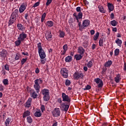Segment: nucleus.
<instances>
[{"label": "nucleus", "mask_w": 126, "mask_h": 126, "mask_svg": "<svg viewBox=\"0 0 126 126\" xmlns=\"http://www.w3.org/2000/svg\"><path fill=\"white\" fill-rule=\"evenodd\" d=\"M62 98H63V102H68V103L70 102V97L68 96V95H66L64 93H63L62 94Z\"/></svg>", "instance_id": "423d86ee"}, {"label": "nucleus", "mask_w": 126, "mask_h": 126, "mask_svg": "<svg viewBox=\"0 0 126 126\" xmlns=\"http://www.w3.org/2000/svg\"><path fill=\"white\" fill-rule=\"evenodd\" d=\"M21 42H22V41H21L20 39H18L15 42V44L16 46H19V45L21 44Z\"/></svg>", "instance_id": "2f4dec72"}, {"label": "nucleus", "mask_w": 126, "mask_h": 126, "mask_svg": "<svg viewBox=\"0 0 126 126\" xmlns=\"http://www.w3.org/2000/svg\"><path fill=\"white\" fill-rule=\"evenodd\" d=\"M52 114L53 117H60L61 116V110L60 108H55L52 111Z\"/></svg>", "instance_id": "0eeeda50"}, {"label": "nucleus", "mask_w": 126, "mask_h": 126, "mask_svg": "<svg viewBox=\"0 0 126 126\" xmlns=\"http://www.w3.org/2000/svg\"><path fill=\"white\" fill-rule=\"evenodd\" d=\"M90 24V21L88 20H85L83 21L81 26V29H84L85 27H87Z\"/></svg>", "instance_id": "9b49d317"}, {"label": "nucleus", "mask_w": 126, "mask_h": 126, "mask_svg": "<svg viewBox=\"0 0 126 126\" xmlns=\"http://www.w3.org/2000/svg\"><path fill=\"white\" fill-rule=\"evenodd\" d=\"M34 116L35 117H41V112L39 111H36L34 113Z\"/></svg>", "instance_id": "473e14b6"}, {"label": "nucleus", "mask_w": 126, "mask_h": 126, "mask_svg": "<svg viewBox=\"0 0 126 126\" xmlns=\"http://www.w3.org/2000/svg\"><path fill=\"white\" fill-rule=\"evenodd\" d=\"M95 48H96V44H93L92 45V50H94Z\"/></svg>", "instance_id": "052dcab7"}, {"label": "nucleus", "mask_w": 126, "mask_h": 126, "mask_svg": "<svg viewBox=\"0 0 126 126\" xmlns=\"http://www.w3.org/2000/svg\"><path fill=\"white\" fill-rule=\"evenodd\" d=\"M28 116H30V111L27 110L24 113L23 117V118H26V117H28Z\"/></svg>", "instance_id": "393cba45"}, {"label": "nucleus", "mask_w": 126, "mask_h": 126, "mask_svg": "<svg viewBox=\"0 0 126 126\" xmlns=\"http://www.w3.org/2000/svg\"><path fill=\"white\" fill-rule=\"evenodd\" d=\"M124 70H126V63H124Z\"/></svg>", "instance_id": "774afa93"}, {"label": "nucleus", "mask_w": 126, "mask_h": 126, "mask_svg": "<svg viewBox=\"0 0 126 126\" xmlns=\"http://www.w3.org/2000/svg\"><path fill=\"white\" fill-rule=\"evenodd\" d=\"M71 61H72V57L70 56H68L65 58V62H66V63H70Z\"/></svg>", "instance_id": "6ab92c4d"}, {"label": "nucleus", "mask_w": 126, "mask_h": 126, "mask_svg": "<svg viewBox=\"0 0 126 126\" xmlns=\"http://www.w3.org/2000/svg\"><path fill=\"white\" fill-rule=\"evenodd\" d=\"M46 25L48 27H52V26H54V22L51 21H48L46 23Z\"/></svg>", "instance_id": "412c9836"}, {"label": "nucleus", "mask_w": 126, "mask_h": 126, "mask_svg": "<svg viewBox=\"0 0 126 126\" xmlns=\"http://www.w3.org/2000/svg\"><path fill=\"white\" fill-rule=\"evenodd\" d=\"M39 5H40V2H37L33 5V7H37V6H39Z\"/></svg>", "instance_id": "a18cd8bd"}, {"label": "nucleus", "mask_w": 126, "mask_h": 126, "mask_svg": "<svg viewBox=\"0 0 126 126\" xmlns=\"http://www.w3.org/2000/svg\"><path fill=\"white\" fill-rule=\"evenodd\" d=\"M45 37L48 41L52 40V32L50 31H48L45 33Z\"/></svg>", "instance_id": "9d476101"}, {"label": "nucleus", "mask_w": 126, "mask_h": 126, "mask_svg": "<svg viewBox=\"0 0 126 126\" xmlns=\"http://www.w3.org/2000/svg\"><path fill=\"white\" fill-rule=\"evenodd\" d=\"M100 33L99 32H97L96 34L94 35V41H96V40L99 38V35Z\"/></svg>", "instance_id": "c85d7f7f"}, {"label": "nucleus", "mask_w": 126, "mask_h": 126, "mask_svg": "<svg viewBox=\"0 0 126 126\" xmlns=\"http://www.w3.org/2000/svg\"><path fill=\"white\" fill-rule=\"evenodd\" d=\"M60 38H63L64 37V32H60Z\"/></svg>", "instance_id": "ea45409f"}, {"label": "nucleus", "mask_w": 126, "mask_h": 126, "mask_svg": "<svg viewBox=\"0 0 126 126\" xmlns=\"http://www.w3.org/2000/svg\"><path fill=\"white\" fill-rule=\"evenodd\" d=\"M7 55V51L6 50L3 49L0 51V57L5 58Z\"/></svg>", "instance_id": "4468645a"}, {"label": "nucleus", "mask_w": 126, "mask_h": 126, "mask_svg": "<svg viewBox=\"0 0 126 126\" xmlns=\"http://www.w3.org/2000/svg\"><path fill=\"white\" fill-rule=\"evenodd\" d=\"M112 62L111 61H108L105 63L104 66H105V67H109V66L112 65Z\"/></svg>", "instance_id": "5701e85b"}, {"label": "nucleus", "mask_w": 126, "mask_h": 126, "mask_svg": "<svg viewBox=\"0 0 126 126\" xmlns=\"http://www.w3.org/2000/svg\"><path fill=\"white\" fill-rule=\"evenodd\" d=\"M115 56H119V54H120V49H116L115 51Z\"/></svg>", "instance_id": "f704fd0d"}, {"label": "nucleus", "mask_w": 126, "mask_h": 126, "mask_svg": "<svg viewBox=\"0 0 126 126\" xmlns=\"http://www.w3.org/2000/svg\"><path fill=\"white\" fill-rule=\"evenodd\" d=\"M42 94L44 95L43 99L44 101H49L50 100V94L47 89H44L41 91Z\"/></svg>", "instance_id": "20e7f679"}, {"label": "nucleus", "mask_w": 126, "mask_h": 126, "mask_svg": "<svg viewBox=\"0 0 126 126\" xmlns=\"http://www.w3.org/2000/svg\"><path fill=\"white\" fill-rule=\"evenodd\" d=\"M90 89H91V86L89 85H87L86 88L85 89H84V90H89Z\"/></svg>", "instance_id": "c03bdc74"}, {"label": "nucleus", "mask_w": 126, "mask_h": 126, "mask_svg": "<svg viewBox=\"0 0 126 126\" xmlns=\"http://www.w3.org/2000/svg\"><path fill=\"white\" fill-rule=\"evenodd\" d=\"M107 6L108 7L109 12H111V11H113V10H114V5H113V4L108 3Z\"/></svg>", "instance_id": "f3484780"}, {"label": "nucleus", "mask_w": 126, "mask_h": 126, "mask_svg": "<svg viewBox=\"0 0 126 126\" xmlns=\"http://www.w3.org/2000/svg\"><path fill=\"white\" fill-rule=\"evenodd\" d=\"M70 83H71V82L69 81V80H68V79L66 80L65 85L66 86H69L70 85Z\"/></svg>", "instance_id": "a19ab883"}, {"label": "nucleus", "mask_w": 126, "mask_h": 126, "mask_svg": "<svg viewBox=\"0 0 126 126\" xmlns=\"http://www.w3.org/2000/svg\"><path fill=\"white\" fill-rule=\"evenodd\" d=\"M121 77V75L120 74H118L117 75V76L115 78V81L117 83H119V82H120V81L121 80V78H120Z\"/></svg>", "instance_id": "4be33fe9"}, {"label": "nucleus", "mask_w": 126, "mask_h": 126, "mask_svg": "<svg viewBox=\"0 0 126 126\" xmlns=\"http://www.w3.org/2000/svg\"><path fill=\"white\" fill-rule=\"evenodd\" d=\"M81 8L80 7H77L76 8V11H77V12H81Z\"/></svg>", "instance_id": "864d4df0"}, {"label": "nucleus", "mask_w": 126, "mask_h": 126, "mask_svg": "<svg viewBox=\"0 0 126 126\" xmlns=\"http://www.w3.org/2000/svg\"><path fill=\"white\" fill-rule=\"evenodd\" d=\"M98 9H99L100 12H101V13H106V11L104 10L103 6L99 5L98 6Z\"/></svg>", "instance_id": "b1692460"}, {"label": "nucleus", "mask_w": 126, "mask_h": 126, "mask_svg": "<svg viewBox=\"0 0 126 126\" xmlns=\"http://www.w3.org/2000/svg\"><path fill=\"white\" fill-rule=\"evenodd\" d=\"M31 97L33 98V99H36L37 97L38 96V94H37V93H36V92L33 91L32 93H31Z\"/></svg>", "instance_id": "aec40b11"}, {"label": "nucleus", "mask_w": 126, "mask_h": 126, "mask_svg": "<svg viewBox=\"0 0 126 126\" xmlns=\"http://www.w3.org/2000/svg\"><path fill=\"white\" fill-rule=\"evenodd\" d=\"M78 53L80 54V55H82L83 54H84L85 53V50L83 49V48L80 47L78 49Z\"/></svg>", "instance_id": "a211bd4d"}, {"label": "nucleus", "mask_w": 126, "mask_h": 126, "mask_svg": "<svg viewBox=\"0 0 126 126\" xmlns=\"http://www.w3.org/2000/svg\"><path fill=\"white\" fill-rule=\"evenodd\" d=\"M40 72V70H39V68H36L35 69V73H39Z\"/></svg>", "instance_id": "0e129e2a"}, {"label": "nucleus", "mask_w": 126, "mask_h": 126, "mask_svg": "<svg viewBox=\"0 0 126 126\" xmlns=\"http://www.w3.org/2000/svg\"><path fill=\"white\" fill-rule=\"evenodd\" d=\"M3 83L4 85H8V80L4 79L3 80Z\"/></svg>", "instance_id": "e433bc0d"}, {"label": "nucleus", "mask_w": 126, "mask_h": 126, "mask_svg": "<svg viewBox=\"0 0 126 126\" xmlns=\"http://www.w3.org/2000/svg\"><path fill=\"white\" fill-rule=\"evenodd\" d=\"M32 103V98H29L25 104V106L26 108H30L31 107V103Z\"/></svg>", "instance_id": "f8f14e48"}, {"label": "nucleus", "mask_w": 126, "mask_h": 126, "mask_svg": "<svg viewBox=\"0 0 126 126\" xmlns=\"http://www.w3.org/2000/svg\"><path fill=\"white\" fill-rule=\"evenodd\" d=\"M65 53H66V51L65 50H63V51H61V55L63 56H64L65 55Z\"/></svg>", "instance_id": "6e6d98bb"}, {"label": "nucleus", "mask_w": 126, "mask_h": 126, "mask_svg": "<svg viewBox=\"0 0 126 126\" xmlns=\"http://www.w3.org/2000/svg\"><path fill=\"white\" fill-rule=\"evenodd\" d=\"M25 9H26V6H25V4H22L19 8L20 13H22V12H23Z\"/></svg>", "instance_id": "2eb2a0df"}, {"label": "nucleus", "mask_w": 126, "mask_h": 126, "mask_svg": "<svg viewBox=\"0 0 126 126\" xmlns=\"http://www.w3.org/2000/svg\"><path fill=\"white\" fill-rule=\"evenodd\" d=\"M37 48L38 49V54L40 59L43 60L46 58V53L44 51V49L42 48V46L41 45V43L39 42L37 44Z\"/></svg>", "instance_id": "7ed1b4c3"}, {"label": "nucleus", "mask_w": 126, "mask_h": 126, "mask_svg": "<svg viewBox=\"0 0 126 126\" xmlns=\"http://www.w3.org/2000/svg\"><path fill=\"white\" fill-rule=\"evenodd\" d=\"M61 106L62 108H64V109H63V111L64 110L65 112H67L68 108H69V103L68 104L65 105L64 103H62L61 104Z\"/></svg>", "instance_id": "ddd939ff"}, {"label": "nucleus", "mask_w": 126, "mask_h": 126, "mask_svg": "<svg viewBox=\"0 0 126 126\" xmlns=\"http://www.w3.org/2000/svg\"><path fill=\"white\" fill-rule=\"evenodd\" d=\"M83 46L85 48H87V47H88V42H87L86 41H84V42L83 43Z\"/></svg>", "instance_id": "58836bf2"}, {"label": "nucleus", "mask_w": 126, "mask_h": 126, "mask_svg": "<svg viewBox=\"0 0 126 126\" xmlns=\"http://www.w3.org/2000/svg\"><path fill=\"white\" fill-rule=\"evenodd\" d=\"M34 83H35V84L34 85V89L36 90V93H39V92H40V89L41 88V86H40V84H41V83H43V80H42V79H41L40 78L37 79L35 80H34Z\"/></svg>", "instance_id": "f03ea898"}, {"label": "nucleus", "mask_w": 126, "mask_h": 126, "mask_svg": "<svg viewBox=\"0 0 126 126\" xmlns=\"http://www.w3.org/2000/svg\"><path fill=\"white\" fill-rule=\"evenodd\" d=\"M17 26L19 30H23L24 29V26H23L21 24H18Z\"/></svg>", "instance_id": "cd10ccee"}, {"label": "nucleus", "mask_w": 126, "mask_h": 126, "mask_svg": "<svg viewBox=\"0 0 126 126\" xmlns=\"http://www.w3.org/2000/svg\"><path fill=\"white\" fill-rule=\"evenodd\" d=\"M45 62H46L45 60H41L40 63H42V64H44L45 63Z\"/></svg>", "instance_id": "e2e57ef3"}, {"label": "nucleus", "mask_w": 126, "mask_h": 126, "mask_svg": "<svg viewBox=\"0 0 126 126\" xmlns=\"http://www.w3.org/2000/svg\"><path fill=\"white\" fill-rule=\"evenodd\" d=\"M110 17L112 19H114L115 17V15L113 13H112L110 15Z\"/></svg>", "instance_id": "4d7b16f0"}, {"label": "nucleus", "mask_w": 126, "mask_h": 126, "mask_svg": "<svg viewBox=\"0 0 126 126\" xmlns=\"http://www.w3.org/2000/svg\"><path fill=\"white\" fill-rule=\"evenodd\" d=\"M26 61H27V58L23 59L21 61V64H23L24 63H26Z\"/></svg>", "instance_id": "49530a36"}, {"label": "nucleus", "mask_w": 126, "mask_h": 126, "mask_svg": "<svg viewBox=\"0 0 126 126\" xmlns=\"http://www.w3.org/2000/svg\"><path fill=\"white\" fill-rule=\"evenodd\" d=\"M90 33L92 35H94L95 34V31L92 30L90 31Z\"/></svg>", "instance_id": "13d9d810"}, {"label": "nucleus", "mask_w": 126, "mask_h": 126, "mask_svg": "<svg viewBox=\"0 0 126 126\" xmlns=\"http://www.w3.org/2000/svg\"><path fill=\"white\" fill-rule=\"evenodd\" d=\"M94 81L95 82H96L97 84H99V83H100L101 81H102L100 78H97L96 79H94Z\"/></svg>", "instance_id": "72a5a7b5"}, {"label": "nucleus", "mask_w": 126, "mask_h": 126, "mask_svg": "<svg viewBox=\"0 0 126 126\" xmlns=\"http://www.w3.org/2000/svg\"><path fill=\"white\" fill-rule=\"evenodd\" d=\"M88 70V68H87V66H84V70H85V71H87Z\"/></svg>", "instance_id": "69168bd1"}, {"label": "nucleus", "mask_w": 126, "mask_h": 126, "mask_svg": "<svg viewBox=\"0 0 126 126\" xmlns=\"http://www.w3.org/2000/svg\"><path fill=\"white\" fill-rule=\"evenodd\" d=\"M40 109L41 110V112H44V111H45V105H41Z\"/></svg>", "instance_id": "8fccbe9b"}, {"label": "nucleus", "mask_w": 126, "mask_h": 126, "mask_svg": "<svg viewBox=\"0 0 126 126\" xmlns=\"http://www.w3.org/2000/svg\"><path fill=\"white\" fill-rule=\"evenodd\" d=\"M15 60L16 61H18V60H19V54L17 53L16 55V56L15 57Z\"/></svg>", "instance_id": "de8ad7c7"}, {"label": "nucleus", "mask_w": 126, "mask_h": 126, "mask_svg": "<svg viewBox=\"0 0 126 126\" xmlns=\"http://www.w3.org/2000/svg\"><path fill=\"white\" fill-rule=\"evenodd\" d=\"M82 16H83V14H82V13L81 12H80L78 14V17L76 18V19L78 23H79V19H82Z\"/></svg>", "instance_id": "dca6fc26"}, {"label": "nucleus", "mask_w": 126, "mask_h": 126, "mask_svg": "<svg viewBox=\"0 0 126 126\" xmlns=\"http://www.w3.org/2000/svg\"><path fill=\"white\" fill-rule=\"evenodd\" d=\"M27 121L29 124H31L32 123V118H31V117L29 116L27 117Z\"/></svg>", "instance_id": "79ce46f5"}, {"label": "nucleus", "mask_w": 126, "mask_h": 126, "mask_svg": "<svg viewBox=\"0 0 126 126\" xmlns=\"http://www.w3.org/2000/svg\"><path fill=\"white\" fill-rule=\"evenodd\" d=\"M110 24L112 26H117V21L116 20H113L111 21L110 22Z\"/></svg>", "instance_id": "7c9ffc66"}, {"label": "nucleus", "mask_w": 126, "mask_h": 126, "mask_svg": "<svg viewBox=\"0 0 126 126\" xmlns=\"http://www.w3.org/2000/svg\"><path fill=\"white\" fill-rule=\"evenodd\" d=\"M52 2V0H47L46 2V5H50V4Z\"/></svg>", "instance_id": "3c124183"}, {"label": "nucleus", "mask_w": 126, "mask_h": 126, "mask_svg": "<svg viewBox=\"0 0 126 126\" xmlns=\"http://www.w3.org/2000/svg\"><path fill=\"white\" fill-rule=\"evenodd\" d=\"M5 69H6V70H9V66H8V65L6 64L5 65Z\"/></svg>", "instance_id": "5fc2aeb1"}, {"label": "nucleus", "mask_w": 126, "mask_h": 126, "mask_svg": "<svg viewBox=\"0 0 126 126\" xmlns=\"http://www.w3.org/2000/svg\"><path fill=\"white\" fill-rule=\"evenodd\" d=\"M18 9H15L11 14V16L10 17V20L8 22V26L12 25L15 22V20H16V18L18 16Z\"/></svg>", "instance_id": "f257e3e1"}, {"label": "nucleus", "mask_w": 126, "mask_h": 126, "mask_svg": "<svg viewBox=\"0 0 126 126\" xmlns=\"http://www.w3.org/2000/svg\"><path fill=\"white\" fill-rule=\"evenodd\" d=\"M103 85H104V84L103 83V81H101L100 83H98L97 87L98 88H101V87H103Z\"/></svg>", "instance_id": "4c0bfd02"}, {"label": "nucleus", "mask_w": 126, "mask_h": 126, "mask_svg": "<svg viewBox=\"0 0 126 126\" xmlns=\"http://www.w3.org/2000/svg\"><path fill=\"white\" fill-rule=\"evenodd\" d=\"M58 126V122H55L53 124V125H52V126Z\"/></svg>", "instance_id": "338daca9"}, {"label": "nucleus", "mask_w": 126, "mask_h": 126, "mask_svg": "<svg viewBox=\"0 0 126 126\" xmlns=\"http://www.w3.org/2000/svg\"><path fill=\"white\" fill-rule=\"evenodd\" d=\"M22 55H24V56H29V55H28V52H22Z\"/></svg>", "instance_id": "bf43d9fd"}, {"label": "nucleus", "mask_w": 126, "mask_h": 126, "mask_svg": "<svg viewBox=\"0 0 126 126\" xmlns=\"http://www.w3.org/2000/svg\"><path fill=\"white\" fill-rule=\"evenodd\" d=\"M61 74L64 78L68 77V70L66 68H62L61 70Z\"/></svg>", "instance_id": "39448f33"}, {"label": "nucleus", "mask_w": 126, "mask_h": 126, "mask_svg": "<svg viewBox=\"0 0 126 126\" xmlns=\"http://www.w3.org/2000/svg\"><path fill=\"white\" fill-rule=\"evenodd\" d=\"M57 102L58 103H60V104H62V102H63V101L62 100V98H58Z\"/></svg>", "instance_id": "603ef678"}, {"label": "nucleus", "mask_w": 126, "mask_h": 126, "mask_svg": "<svg viewBox=\"0 0 126 126\" xmlns=\"http://www.w3.org/2000/svg\"><path fill=\"white\" fill-rule=\"evenodd\" d=\"M10 119L9 118H8L6 120V121L5 122V124L6 126H9V123H10Z\"/></svg>", "instance_id": "c756f323"}, {"label": "nucleus", "mask_w": 126, "mask_h": 126, "mask_svg": "<svg viewBox=\"0 0 126 126\" xmlns=\"http://www.w3.org/2000/svg\"><path fill=\"white\" fill-rule=\"evenodd\" d=\"M46 13H44L42 15L41 18H44L45 19L46 18Z\"/></svg>", "instance_id": "680f3d73"}, {"label": "nucleus", "mask_w": 126, "mask_h": 126, "mask_svg": "<svg viewBox=\"0 0 126 126\" xmlns=\"http://www.w3.org/2000/svg\"><path fill=\"white\" fill-rule=\"evenodd\" d=\"M27 37V34H26L24 32H22L19 34V36L18 37V40H20L22 42H23L26 37Z\"/></svg>", "instance_id": "6e6552de"}, {"label": "nucleus", "mask_w": 126, "mask_h": 126, "mask_svg": "<svg viewBox=\"0 0 126 126\" xmlns=\"http://www.w3.org/2000/svg\"><path fill=\"white\" fill-rule=\"evenodd\" d=\"M87 66H88V67H89V68L92 67V61H90L87 64Z\"/></svg>", "instance_id": "37998d69"}, {"label": "nucleus", "mask_w": 126, "mask_h": 126, "mask_svg": "<svg viewBox=\"0 0 126 126\" xmlns=\"http://www.w3.org/2000/svg\"><path fill=\"white\" fill-rule=\"evenodd\" d=\"M73 76L75 79L77 80L80 78H82V77L84 76V75L82 73H79L78 72H76L73 74Z\"/></svg>", "instance_id": "1a4fd4ad"}, {"label": "nucleus", "mask_w": 126, "mask_h": 126, "mask_svg": "<svg viewBox=\"0 0 126 126\" xmlns=\"http://www.w3.org/2000/svg\"><path fill=\"white\" fill-rule=\"evenodd\" d=\"M115 42L116 44H117L118 46H119V47H121L122 45V40L120 39V38H117V40L115 41Z\"/></svg>", "instance_id": "bb28decb"}, {"label": "nucleus", "mask_w": 126, "mask_h": 126, "mask_svg": "<svg viewBox=\"0 0 126 126\" xmlns=\"http://www.w3.org/2000/svg\"><path fill=\"white\" fill-rule=\"evenodd\" d=\"M75 59H76V61H80L81 59H82V56L81 55H76L74 56Z\"/></svg>", "instance_id": "a878e982"}, {"label": "nucleus", "mask_w": 126, "mask_h": 126, "mask_svg": "<svg viewBox=\"0 0 126 126\" xmlns=\"http://www.w3.org/2000/svg\"><path fill=\"white\" fill-rule=\"evenodd\" d=\"M103 40L102 38H100L99 40V45L100 47H103Z\"/></svg>", "instance_id": "c9c22d12"}, {"label": "nucleus", "mask_w": 126, "mask_h": 126, "mask_svg": "<svg viewBox=\"0 0 126 126\" xmlns=\"http://www.w3.org/2000/svg\"><path fill=\"white\" fill-rule=\"evenodd\" d=\"M63 50L64 51H67V44H65L64 46H63Z\"/></svg>", "instance_id": "09e8293b"}]
</instances>
